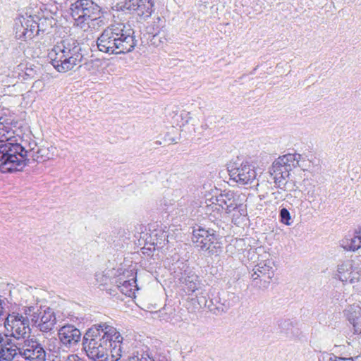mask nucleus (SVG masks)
<instances>
[{
    "mask_svg": "<svg viewBox=\"0 0 361 361\" xmlns=\"http://www.w3.org/2000/svg\"><path fill=\"white\" fill-rule=\"evenodd\" d=\"M175 310L171 307H164L162 310L159 311V317L166 322H170L174 317Z\"/></svg>",
    "mask_w": 361,
    "mask_h": 361,
    "instance_id": "473e14b6",
    "label": "nucleus"
},
{
    "mask_svg": "<svg viewBox=\"0 0 361 361\" xmlns=\"http://www.w3.org/2000/svg\"><path fill=\"white\" fill-rule=\"evenodd\" d=\"M30 18H32V16H28V17L20 16V18H17L16 20L15 28L16 27L17 25H22L25 27L24 31H30V24L31 23H30L29 21H30Z\"/></svg>",
    "mask_w": 361,
    "mask_h": 361,
    "instance_id": "4c0bfd02",
    "label": "nucleus"
},
{
    "mask_svg": "<svg viewBox=\"0 0 361 361\" xmlns=\"http://www.w3.org/2000/svg\"><path fill=\"white\" fill-rule=\"evenodd\" d=\"M20 355L27 360L44 361L46 351L36 338L23 339L20 341Z\"/></svg>",
    "mask_w": 361,
    "mask_h": 361,
    "instance_id": "9d476101",
    "label": "nucleus"
},
{
    "mask_svg": "<svg viewBox=\"0 0 361 361\" xmlns=\"http://www.w3.org/2000/svg\"><path fill=\"white\" fill-rule=\"evenodd\" d=\"M135 30L128 23H114L104 29L97 37L98 50L109 54L132 52L137 45Z\"/></svg>",
    "mask_w": 361,
    "mask_h": 361,
    "instance_id": "f03ea898",
    "label": "nucleus"
},
{
    "mask_svg": "<svg viewBox=\"0 0 361 361\" xmlns=\"http://www.w3.org/2000/svg\"><path fill=\"white\" fill-rule=\"evenodd\" d=\"M123 337L117 329L106 323L89 328L82 338V348L93 361H118L121 357Z\"/></svg>",
    "mask_w": 361,
    "mask_h": 361,
    "instance_id": "f257e3e1",
    "label": "nucleus"
},
{
    "mask_svg": "<svg viewBox=\"0 0 361 361\" xmlns=\"http://www.w3.org/2000/svg\"><path fill=\"white\" fill-rule=\"evenodd\" d=\"M151 240H152V245L156 246H163L165 245V242H168V232L164 230H154L150 235Z\"/></svg>",
    "mask_w": 361,
    "mask_h": 361,
    "instance_id": "a878e982",
    "label": "nucleus"
},
{
    "mask_svg": "<svg viewBox=\"0 0 361 361\" xmlns=\"http://www.w3.org/2000/svg\"><path fill=\"white\" fill-rule=\"evenodd\" d=\"M193 210L191 209V207L186 206V201L185 199L180 200L178 203V207L177 208L176 214L179 216H185L188 217H191L193 216L192 214Z\"/></svg>",
    "mask_w": 361,
    "mask_h": 361,
    "instance_id": "cd10ccee",
    "label": "nucleus"
},
{
    "mask_svg": "<svg viewBox=\"0 0 361 361\" xmlns=\"http://www.w3.org/2000/svg\"><path fill=\"white\" fill-rule=\"evenodd\" d=\"M349 322L353 325L354 334H361V307L358 305H350L344 311Z\"/></svg>",
    "mask_w": 361,
    "mask_h": 361,
    "instance_id": "dca6fc26",
    "label": "nucleus"
},
{
    "mask_svg": "<svg viewBox=\"0 0 361 361\" xmlns=\"http://www.w3.org/2000/svg\"><path fill=\"white\" fill-rule=\"evenodd\" d=\"M30 317L12 312L7 314L3 321V324L8 332H10L11 337L17 341H22L28 336L30 331Z\"/></svg>",
    "mask_w": 361,
    "mask_h": 361,
    "instance_id": "6e6552de",
    "label": "nucleus"
},
{
    "mask_svg": "<svg viewBox=\"0 0 361 361\" xmlns=\"http://www.w3.org/2000/svg\"><path fill=\"white\" fill-rule=\"evenodd\" d=\"M173 118H175L174 123H176L177 125L181 121L182 125H184L188 123L190 118V113L186 111H181L179 114L176 113Z\"/></svg>",
    "mask_w": 361,
    "mask_h": 361,
    "instance_id": "f704fd0d",
    "label": "nucleus"
},
{
    "mask_svg": "<svg viewBox=\"0 0 361 361\" xmlns=\"http://www.w3.org/2000/svg\"><path fill=\"white\" fill-rule=\"evenodd\" d=\"M4 301L0 299V324H2L4 319H5L7 313L5 311V308L3 306Z\"/></svg>",
    "mask_w": 361,
    "mask_h": 361,
    "instance_id": "a19ab883",
    "label": "nucleus"
},
{
    "mask_svg": "<svg viewBox=\"0 0 361 361\" xmlns=\"http://www.w3.org/2000/svg\"><path fill=\"white\" fill-rule=\"evenodd\" d=\"M71 14L75 24L81 28L94 29L104 25V18L99 6L91 0H77L71 5Z\"/></svg>",
    "mask_w": 361,
    "mask_h": 361,
    "instance_id": "39448f33",
    "label": "nucleus"
},
{
    "mask_svg": "<svg viewBox=\"0 0 361 361\" xmlns=\"http://www.w3.org/2000/svg\"><path fill=\"white\" fill-rule=\"evenodd\" d=\"M192 241L200 250L207 252L209 255H219L222 251L219 235L214 229L198 226L192 231Z\"/></svg>",
    "mask_w": 361,
    "mask_h": 361,
    "instance_id": "423d86ee",
    "label": "nucleus"
},
{
    "mask_svg": "<svg viewBox=\"0 0 361 361\" xmlns=\"http://www.w3.org/2000/svg\"><path fill=\"white\" fill-rule=\"evenodd\" d=\"M297 156L293 154H287L282 157H279L276 160L280 165L285 164L289 170L298 166V160L296 159Z\"/></svg>",
    "mask_w": 361,
    "mask_h": 361,
    "instance_id": "bb28decb",
    "label": "nucleus"
},
{
    "mask_svg": "<svg viewBox=\"0 0 361 361\" xmlns=\"http://www.w3.org/2000/svg\"><path fill=\"white\" fill-rule=\"evenodd\" d=\"M280 333L289 339L298 338L301 335V331L298 327L297 323L290 319H281L279 322Z\"/></svg>",
    "mask_w": 361,
    "mask_h": 361,
    "instance_id": "a211bd4d",
    "label": "nucleus"
},
{
    "mask_svg": "<svg viewBox=\"0 0 361 361\" xmlns=\"http://www.w3.org/2000/svg\"><path fill=\"white\" fill-rule=\"evenodd\" d=\"M154 6L153 0H126L120 6V9L129 13L135 12L137 16L146 19L152 15Z\"/></svg>",
    "mask_w": 361,
    "mask_h": 361,
    "instance_id": "f8f14e48",
    "label": "nucleus"
},
{
    "mask_svg": "<svg viewBox=\"0 0 361 361\" xmlns=\"http://www.w3.org/2000/svg\"><path fill=\"white\" fill-rule=\"evenodd\" d=\"M135 361H154L152 357H149L148 354H142L140 357H137L136 360L133 357Z\"/></svg>",
    "mask_w": 361,
    "mask_h": 361,
    "instance_id": "37998d69",
    "label": "nucleus"
},
{
    "mask_svg": "<svg viewBox=\"0 0 361 361\" xmlns=\"http://www.w3.org/2000/svg\"><path fill=\"white\" fill-rule=\"evenodd\" d=\"M46 149H34L28 151L20 143L9 142L0 145V172L18 171L30 163L45 161Z\"/></svg>",
    "mask_w": 361,
    "mask_h": 361,
    "instance_id": "7ed1b4c3",
    "label": "nucleus"
},
{
    "mask_svg": "<svg viewBox=\"0 0 361 361\" xmlns=\"http://www.w3.org/2000/svg\"><path fill=\"white\" fill-rule=\"evenodd\" d=\"M291 170H289L288 169V166L285 164L280 165L279 163H278V161L276 159L271 166V168L270 169L269 172H272L273 173H277V175L281 174L283 176H289V172Z\"/></svg>",
    "mask_w": 361,
    "mask_h": 361,
    "instance_id": "c85d7f7f",
    "label": "nucleus"
},
{
    "mask_svg": "<svg viewBox=\"0 0 361 361\" xmlns=\"http://www.w3.org/2000/svg\"><path fill=\"white\" fill-rule=\"evenodd\" d=\"M8 334L0 333V350L2 349V346L9 344Z\"/></svg>",
    "mask_w": 361,
    "mask_h": 361,
    "instance_id": "58836bf2",
    "label": "nucleus"
},
{
    "mask_svg": "<svg viewBox=\"0 0 361 361\" xmlns=\"http://www.w3.org/2000/svg\"><path fill=\"white\" fill-rule=\"evenodd\" d=\"M329 361H354L353 357H341L334 355H331Z\"/></svg>",
    "mask_w": 361,
    "mask_h": 361,
    "instance_id": "ea45409f",
    "label": "nucleus"
},
{
    "mask_svg": "<svg viewBox=\"0 0 361 361\" xmlns=\"http://www.w3.org/2000/svg\"><path fill=\"white\" fill-rule=\"evenodd\" d=\"M37 23L38 25L37 31L39 32V34L40 32L42 33L48 32V30L52 27V20L49 18H39V20L37 22Z\"/></svg>",
    "mask_w": 361,
    "mask_h": 361,
    "instance_id": "7c9ffc66",
    "label": "nucleus"
},
{
    "mask_svg": "<svg viewBox=\"0 0 361 361\" xmlns=\"http://www.w3.org/2000/svg\"><path fill=\"white\" fill-rule=\"evenodd\" d=\"M341 247L347 251H355L361 247V229L355 231L353 235H349L341 243Z\"/></svg>",
    "mask_w": 361,
    "mask_h": 361,
    "instance_id": "4be33fe9",
    "label": "nucleus"
},
{
    "mask_svg": "<svg viewBox=\"0 0 361 361\" xmlns=\"http://www.w3.org/2000/svg\"><path fill=\"white\" fill-rule=\"evenodd\" d=\"M270 174L273 176V178L274 180V183L277 188L280 189L285 190V186L286 185V179L289 176H283L281 174L277 175V173H273L272 172H269Z\"/></svg>",
    "mask_w": 361,
    "mask_h": 361,
    "instance_id": "72a5a7b5",
    "label": "nucleus"
},
{
    "mask_svg": "<svg viewBox=\"0 0 361 361\" xmlns=\"http://www.w3.org/2000/svg\"><path fill=\"white\" fill-rule=\"evenodd\" d=\"M162 19L160 17H157L151 25L146 27V33L143 34L144 37H145L147 35L156 32V31H157V32H159L161 27H162Z\"/></svg>",
    "mask_w": 361,
    "mask_h": 361,
    "instance_id": "c756f323",
    "label": "nucleus"
},
{
    "mask_svg": "<svg viewBox=\"0 0 361 361\" xmlns=\"http://www.w3.org/2000/svg\"><path fill=\"white\" fill-rule=\"evenodd\" d=\"M48 59L59 73H66L80 66L84 59L82 48L78 40L68 37L58 42L48 54Z\"/></svg>",
    "mask_w": 361,
    "mask_h": 361,
    "instance_id": "20e7f679",
    "label": "nucleus"
},
{
    "mask_svg": "<svg viewBox=\"0 0 361 361\" xmlns=\"http://www.w3.org/2000/svg\"><path fill=\"white\" fill-rule=\"evenodd\" d=\"M0 132V145L9 142L16 143V141L13 142L12 140L14 137V130L11 127L6 126L4 121L1 122Z\"/></svg>",
    "mask_w": 361,
    "mask_h": 361,
    "instance_id": "b1692460",
    "label": "nucleus"
},
{
    "mask_svg": "<svg viewBox=\"0 0 361 361\" xmlns=\"http://www.w3.org/2000/svg\"><path fill=\"white\" fill-rule=\"evenodd\" d=\"M361 279V271L353 269L350 271V274L348 275L347 282L348 281L350 283H357Z\"/></svg>",
    "mask_w": 361,
    "mask_h": 361,
    "instance_id": "e433bc0d",
    "label": "nucleus"
},
{
    "mask_svg": "<svg viewBox=\"0 0 361 361\" xmlns=\"http://www.w3.org/2000/svg\"><path fill=\"white\" fill-rule=\"evenodd\" d=\"M59 338L63 345L71 348L76 345L81 338V333L73 325H65L58 332Z\"/></svg>",
    "mask_w": 361,
    "mask_h": 361,
    "instance_id": "4468645a",
    "label": "nucleus"
},
{
    "mask_svg": "<svg viewBox=\"0 0 361 361\" xmlns=\"http://www.w3.org/2000/svg\"><path fill=\"white\" fill-rule=\"evenodd\" d=\"M64 361H85L84 359L80 357L76 354L68 355L66 358L64 357Z\"/></svg>",
    "mask_w": 361,
    "mask_h": 361,
    "instance_id": "79ce46f5",
    "label": "nucleus"
},
{
    "mask_svg": "<svg viewBox=\"0 0 361 361\" xmlns=\"http://www.w3.org/2000/svg\"><path fill=\"white\" fill-rule=\"evenodd\" d=\"M279 217L281 223L289 226L292 224L290 214L286 208H282L279 212Z\"/></svg>",
    "mask_w": 361,
    "mask_h": 361,
    "instance_id": "c9c22d12",
    "label": "nucleus"
},
{
    "mask_svg": "<svg viewBox=\"0 0 361 361\" xmlns=\"http://www.w3.org/2000/svg\"><path fill=\"white\" fill-rule=\"evenodd\" d=\"M274 262L271 259H267L258 263L253 269V274L252 279L256 283H258L257 280L263 282L262 286L264 288H267L270 283V280L274 275V270L273 269Z\"/></svg>",
    "mask_w": 361,
    "mask_h": 361,
    "instance_id": "ddd939ff",
    "label": "nucleus"
},
{
    "mask_svg": "<svg viewBox=\"0 0 361 361\" xmlns=\"http://www.w3.org/2000/svg\"><path fill=\"white\" fill-rule=\"evenodd\" d=\"M8 341H9V344L2 346V349L0 350V358L6 361H11L17 355H20L21 350L20 341H17L8 336Z\"/></svg>",
    "mask_w": 361,
    "mask_h": 361,
    "instance_id": "f3484780",
    "label": "nucleus"
},
{
    "mask_svg": "<svg viewBox=\"0 0 361 361\" xmlns=\"http://www.w3.org/2000/svg\"><path fill=\"white\" fill-rule=\"evenodd\" d=\"M353 269L352 262L345 261L338 265L337 277L342 282H347L348 275L350 274Z\"/></svg>",
    "mask_w": 361,
    "mask_h": 361,
    "instance_id": "393cba45",
    "label": "nucleus"
},
{
    "mask_svg": "<svg viewBox=\"0 0 361 361\" xmlns=\"http://www.w3.org/2000/svg\"><path fill=\"white\" fill-rule=\"evenodd\" d=\"M199 304L203 303L205 307H208L210 311L215 314H221L226 312L233 305L230 301L221 298H214L209 300L210 304H207L208 301L204 299V301H198Z\"/></svg>",
    "mask_w": 361,
    "mask_h": 361,
    "instance_id": "aec40b11",
    "label": "nucleus"
},
{
    "mask_svg": "<svg viewBox=\"0 0 361 361\" xmlns=\"http://www.w3.org/2000/svg\"><path fill=\"white\" fill-rule=\"evenodd\" d=\"M23 313L30 317L32 325L42 332L51 331L56 324L55 312L50 307L26 306L23 307Z\"/></svg>",
    "mask_w": 361,
    "mask_h": 361,
    "instance_id": "0eeeda50",
    "label": "nucleus"
},
{
    "mask_svg": "<svg viewBox=\"0 0 361 361\" xmlns=\"http://www.w3.org/2000/svg\"><path fill=\"white\" fill-rule=\"evenodd\" d=\"M160 35L161 32H157V31H156V32H153L152 34L147 35L145 37L147 43H149L151 45L158 47L160 44L164 42L161 40L162 37L160 36Z\"/></svg>",
    "mask_w": 361,
    "mask_h": 361,
    "instance_id": "2f4dec72",
    "label": "nucleus"
},
{
    "mask_svg": "<svg viewBox=\"0 0 361 361\" xmlns=\"http://www.w3.org/2000/svg\"><path fill=\"white\" fill-rule=\"evenodd\" d=\"M117 288L124 295L130 296L136 287V278L133 271H126L115 281Z\"/></svg>",
    "mask_w": 361,
    "mask_h": 361,
    "instance_id": "2eb2a0df",
    "label": "nucleus"
},
{
    "mask_svg": "<svg viewBox=\"0 0 361 361\" xmlns=\"http://www.w3.org/2000/svg\"><path fill=\"white\" fill-rule=\"evenodd\" d=\"M215 206L218 205L227 214L238 209L241 216L246 215V209L240 200V195L232 190H224L215 197ZM214 204V202H213Z\"/></svg>",
    "mask_w": 361,
    "mask_h": 361,
    "instance_id": "1a4fd4ad",
    "label": "nucleus"
},
{
    "mask_svg": "<svg viewBox=\"0 0 361 361\" xmlns=\"http://www.w3.org/2000/svg\"><path fill=\"white\" fill-rule=\"evenodd\" d=\"M216 209H217L218 212H219L220 209L219 208H217L216 207Z\"/></svg>",
    "mask_w": 361,
    "mask_h": 361,
    "instance_id": "a18cd8bd",
    "label": "nucleus"
},
{
    "mask_svg": "<svg viewBox=\"0 0 361 361\" xmlns=\"http://www.w3.org/2000/svg\"><path fill=\"white\" fill-rule=\"evenodd\" d=\"M294 154L297 156L296 159L298 160V162H299L300 159H301V157H302L301 154Z\"/></svg>",
    "mask_w": 361,
    "mask_h": 361,
    "instance_id": "c03bdc74",
    "label": "nucleus"
},
{
    "mask_svg": "<svg viewBox=\"0 0 361 361\" xmlns=\"http://www.w3.org/2000/svg\"><path fill=\"white\" fill-rule=\"evenodd\" d=\"M228 171L231 179L240 185L251 183L256 178L255 167L247 162L234 164Z\"/></svg>",
    "mask_w": 361,
    "mask_h": 361,
    "instance_id": "9b49d317",
    "label": "nucleus"
},
{
    "mask_svg": "<svg viewBox=\"0 0 361 361\" xmlns=\"http://www.w3.org/2000/svg\"><path fill=\"white\" fill-rule=\"evenodd\" d=\"M31 23L30 24V31H24L25 27L22 25H17L16 27V37L19 39L26 40L27 39H32L36 35H39L37 31L38 25L37 21L33 18H30Z\"/></svg>",
    "mask_w": 361,
    "mask_h": 361,
    "instance_id": "412c9836",
    "label": "nucleus"
},
{
    "mask_svg": "<svg viewBox=\"0 0 361 361\" xmlns=\"http://www.w3.org/2000/svg\"><path fill=\"white\" fill-rule=\"evenodd\" d=\"M16 73H18V77L23 80L34 79L37 75V71L32 66L28 67L23 64L18 66Z\"/></svg>",
    "mask_w": 361,
    "mask_h": 361,
    "instance_id": "5701e85b",
    "label": "nucleus"
},
{
    "mask_svg": "<svg viewBox=\"0 0 361 361\" xmlns=\"http://www.w3.org/2000/svg\"><path fill=\"white\" fill-rule=\"evenodd\" d=\"M179 279L188 292H195L200 284L198 276L190 269H185Z\"/></svg>",
    "mask_w": 361,
    "mask_h": 361,
    "instance_id": "6ab92c4d",
    "label": "nucleus"
}]
</instances>
